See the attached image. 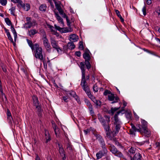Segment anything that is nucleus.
<instances>
[{"label":"nucleus","mask_w":160,"mask_h":160,"mask_svg":"<svg viewBox=\"0 0 160 160\" xmlns=\"http://www.w3.org/2000/svg\"><path fill=\"white\" fill-rule=\"evenodd\" d=\"M115 11L117 16L120 18V20H124L120 14V12L118 10H115Z\"/></svg>","instance_id":"e433bc0d"},{"label":"nucleus","mask_w":160,"mask_h":160,"mask_svg":"<svg viewBox=\"0 0 160 160\" xmlns=\"http://www.w3.org/2000/svg\"><path fill=\"white\" fill-rule=\"evenodd\" d=\"M3 28L4 29L5 32L7 33V36L8 39H9L11 42H12V38L11 36V35L9 31V30L7 29L5 27H3Z\"/></svg>","instance_id":"5701e85b"},{"label":"nucleus","mask_w":160,"mask_h":160,"mask_svg":"<svg viewBox=\"0 0 160 160\" xmlns=\"http://www.w3.org/2000/svg\"><path fill=\"white\" fill-rule=\"evenodd\" d=\"M102 149L99 151L96 154L97 159H99L102 157L106 156L108 153V150L107 148H102Z\"/></svg>","instance_id":"0eeeda50"},{"label":"nucleus","mask_w":160,"mask_h":160,"mask_svg":"<svg viewBox=\"0 0 160 160\" xmlns=\"http://www.w3.org/2000/svg\"><path fill=\"white\" fill-rule=\"evenodd\" d=\"M35 50H33L34 56L36 58L40 59V50L39 49V46L38 43L34 44Z\"/></svg>","instance_id":"6e6552de"},{"label":"nucleus","mask_w":160,"mask_h":160,"mask_svg":"<svg viewBox=\"0 0 160 160\" xmlns=\"http://www.w3.org/2000/svg\"><path fill=\"white\" fill-rule=\"evenodd\" d=\"M79 48L80 49H81L82 50L84 48L83 44H82V42H79Z\"/></svg>","instance_id":"603ef678"},{"label":"nucleus","mask_w":160,"mask_h":160,"mask_svg":"<svg viewBox=\"0 0 160 160\" xmlns=\"http://www.w3.org/2000/svg\"><path fill=\"white\" fill-rule=\"evenodd\" d=\"M147 4L148 5H150L152 3V1L151 0H147Z\"/></svg>","instance_id":"774afa93"},{"label":"nucleus","mask_w":160,"mask_h":160,"mask_svg":"<svg viewBox=\"0 0 160 160\" xmlns=\"http://www.w3.org/2000/svg\"><path fill=\"white\" fill-rule=\"evenodd\" d=\"M51 43L52 46L54 49L59 46L58 41L55 40L54 39H51Z\"/></svg>","instance_id":"4be33fe9"},{"label":"nucleus","mask_w":160,"mask_h":160,"mask_svg":"<svg viewBox=\"0 0 160 160\" xmlns=\"http://www.w3.org/2000/svg\"><path fill=\"white\" fill-rule=\"evenodd\" d=\"M102 148H107L104 139L100 135L98 136L97 138Z\"/></svg>","instance_id":"2eb2a0df"},{"label":"nucleus","mask_w":160,"mask_h":160,"mask_svg":"<svg viewBox=\"0 0 160 160\" xmlns=\"http://www.w3.org/2000/svg\"><path fill=\"white\" fill-rule=\"evenodd\" d=\"M83 56L85 60H90L91 59L90 55L88 52H85L83 54Z\"/></svg>","instance_id":"a878e982"},{"label":"nucleus","mask_w":160,"mask_h":160,"mask_svg":"<svg viewBox=\"0 0 160 160\" xmlns=\"http://www.w3.org/2000/svg\"><path fill=\"white\" fill-rule=\"evenodd\" d=\"M59 146V152L61 156L62 157V159L63 160H65L66 159L65 155V154L64 151L62 147V146H60V144H58Z\"/></svg>","instance_id":"412c9836"},{"label":"nucleus","mask_w":160,"mask_h":160,"mask_svg":"<svg viewBox=\"0 0 160 160\" xmlns=\"http://www.w3.org/2000/svg\"><path fill=\"white\" fill-rule=\"evenodd\" d=\"M55 3L57 9L59 12L60 14H62L63 13V11L62 9L60 6L59 4H57L56 2H55Z\"/></svg>","instance_id":"c85d7f7f"},{"label":"nucleus","mask_w":160,"mask_h":160,"mask_svg":"<svg viewBox=\"0 0 160 160\" xmlns=\"http://www.w3.org/2000/svg\"><path fill=\"white\" fill-rule=\"evenodd\" d=\"M36 156L35 160H40V158L37 153H35Z\"/></svg>","instance_id":"0e129e2a"},{"label":"nucleus","mask_w":160,"mask_h":160,"mask_svg":"<svg viewBox=\"0 0 160 160\" xmlns=\"http://www.w3.org/2000/svg\"><path fill=\"white\" fill-rule=\"evenodd\" d=\"M69 40L72 42H74L77 41L78 39V37L75 34H72L69 36Z\"/></svg>","instance_id":"aec40b11"},{"label":"nucleus","mask_w":160,"mask_h":160,"mask_svg":"<svg viewBox=\"0 0 160 160\" xmlns=\"http://www.w3.org/2000/svg\"><path fill=\"white\" fill-rule=\"evenodd\" d=\"M54 49L57 50L58 53L59 54L61 55L62 54V52L63 50L61 49V48L59 47V46H58V47H57V48H55Z\"/></svg>","instance_id":"c9c22d12"},{"label":"nucleus","mask_w":160,"mask_h":160,"mask_svg":"<svg viewBox=\"0 0 160 160\" xmlns=\"http://www.w3.org/2000/svg\"><path fill=\"white\" fill-rule=\"evenodd\" d=\"M53 129L54 130L55 134L56 135L57 137L58 136V135L59 133V132H59V128H58L57 126L55 124L53 126Z\"/></svg>","instance_id":"2f4dec72"},{"label":"nucleus","mask_w":160,"mask_h":160,"mask_svg":"<svg viewBox=\"0 0 160 160\" xmlns=\"http://www.w3.org/2000/svg\"><path fill=\"white\" fill-rule=\"evenodd\" d=\"M67 25L69 28H61L59 26H57L55 24L54 25L55 29L59 31L61 33H67L68 32H71L72 31V30L70 28L71 22L70 21H67Z\"/></svg>","instance_id":"7ed1b4c3"},{"label":"nucleus","mask_w":160,"mask_h":160,"mask_svg":"<svg viewBox=\"0 0 160 160\" xmlns=\"http://www.w3.org/2000/svg\"><path fill=\"white\" fill-rule=\"evenodd\" d=\"M13 2L14 3H18L19 6H22L23 8L25 9L24 5L22 4V1L21 0H14Z\"/></svg>","instance_id":"c756f323"},{"label":"nucleus","mask_w":160,"mask_h":160,"mask_svg":"<svg viewBox=\"0 0 160 160\" xmlns=\"http://www.w3.org/2000/svg\"><path fill=\"white\" fill-rule=\"evenodd\" d=\"M88 108L90 114H91L92 115H93L94 114V112L93 111V109L92 108V105L91 106H89V107H88Z\"/></svg>","instance_id":"58836bf2"},{"label":"nucleus","mask_w":160,"mask_h":160,"mask_svg":"<svg viewBox=\"0 0 160 160\" xmlns=\"http://www.w3.org/2000/svg\"><path fill=\"white\" fill-rule=\"evenodd\" d=\"M9 10L10 11V13L12 15H13V16H15V7H12L10 9H9Z\"/></svg>","instance_id":"f704fd0d"},{"label":"nucleus","mask_w":160,"mask_h":160,"mask_svg":"<svg viewBox=\"0 0 160 160\" xmlns=\"http://www.w3.org/2000/svg\"><path fill=\"white\" fill-rule=\"evenodd\" d=\"M126 117L127 118L130 119L131 118V114L129 113H128L126 114Z\"/></svg>","instance_id":"e2e57ef3"},{"label":"nucleus","mask_w":160,"mask_h":160,"mask_svg":"<svg viewBox=\"0 0 160 160\" xmlns=\"http://www.w3.org/2000/svg\"><path fill=\"white\" fill-rule=\"evenodd\" d=\"M28 22L25 23L24 27L26 28H30L32 25V23L31 22V21H28Z\"/></svg>","instance_id":"7c9ffc66"},{"label":"nucleus","mask_w":160,"mask_h":160,"mask_svg":"<svg viewBox=\"0 0 160 160\" xmlns=\"http://www.w3.org/2000/svg\"><path fill=\"white\" fill-rule=\"evenodd\" d=\"M0 92L1 93L2 97V101H4V99L3 98V95H4V93L3 92V90L2 88V84L0 85Z\"/></svg>","instance_id":"a19ab883"},{"label":"nucleus","mask_w":160,"mask_h":160,"mask_svg":"<svg viewBox=\"0 0 160 160\" xmlns=\"http://www.w3.org/2000/svg\"><path fill=\"white\" fill-rule=\"evenodd\" d=\"M121 112V111H119L117 112L115 114L114 117V120L115 121L114 122L115 124H117L118 123L122 124L121 122L118 119V115Z\"/></svg>","instance_id":"6ab92c4d"},{"label":"nucleus","mask_w":160,"mask_h":160,"mask_svg":"<svg viewBox=\"0 0 160 160\" xmlns=\"http://www.w3.org/2000/svg\"><path fill=\"white\" fill-rule=\"evenodd\" d=\"M27 41L28 43V44L29 46L31 48L32 51H33V50H35L34 44H33L32 41L31 40H30L28 39H27Z\"/></svg>","instance_id":"b1692460"},{"label":"nucleus","mask_w":160,"mask_h":160,"mask_svg":"<svg viewBox=\"0 0 160 160\" xmlns=\"http://www.w3.org/2000/svg\"><path fill=\"white\" fill-rule=\"evenodd\" d=\"M41 35H42L43 44L47 51L49 52L51 51V48L50 43L47 38L46 33L43 30H41Z\"/></svg>","instance_id":"f03ea898"},{"label":"nucleus","mask_w":160,"mask_h":160,"mask_svg":"<svg viewBox=\"0 0 160 160\" xmlns=\"http://www.w3.org/2000/svg\"><path fill=\"white\" fill-rule=\"evenodd\" d=\"M90 61V60H85L84 62L87 69L88 70H89L91 67V65L89 62Z\"/></svg>","instance_id":"473e14b6"},{"label":"nucleus","mask_w":160,"mask_h":160,"mask_svg":"<svg viewBox=\"0 0 160 160\" xmlns=\"http://www.w3.org/2000/svg\"><path fill=\"white\" fill-rule=\"evenodd\" d=\"M131 128L129 129V134L131 135H135V133L137 131V128L134 124H131Z\"/></svg>","instance_id":"a211bd4d"},{"label":"nucleus","mask_w":160,"mask_h":160,"mask_svg":"<svg viewBox=\"0 0 160 160\" xmlns=\"http://www.w3.org/2000/svg\"><path fill=\"white\" fill-rule=\"evenodd\" d=\"M156 12L158 13V15H160V8L158 7V8L156 10Z\"/></svg>","instance_id":"338daca9"},{"label":"nucleus","mask_w":160,"mask_h":160,"mask_svg":"<svg viewBox=\"0 0 160 160\" xmlns=\"http://www.w3.org/2000/svg\"><path fill=\"white\" fill-rule=\"evenodd\" d=\"M120 108V107L118 108H111V112L112 113V114H113L114 112L118 110Z\"/></svg>","instance_id":"37998d69"},{"label":"nucleus","mask_w":160,"mask_h":160,"mask_svg":"<svg viewBox=\"0 0 160 160\" xmlns=\"http://www.w3.org/2000/svg\"><path fill=\"white\" fill-rule=\"evenodd\" d=\"M108 99L110 101H113L111 103H115L118 102V101L119 100V98L118 97H115L114 94L111 93L109 94L108 95Z\"/></svg>","instance_id":"9d476101"},{"label":"nucleus","mask_w":160,"mask_h":160,"mask_svg":"<svg viewBox=\"0 0 160 160\" xmlns=\"http://www.w3.org/2000/svg\"><path fill=\"white\" fill-rule=\"evenodd\" d=\"M8 120V122L9 124L11 126H12V121L13 120L12 117V116L10 117H8L7 118Z\"/></svg>","instance_id":"4c0bfd02"},{"label":"nucleus","mask_w":160,"mask_h":160,"mask_svg":"<svg viewBox=\"0 0 160 160\" xmlns=\"http://www.w3.org/2000/svg\"><path fill=\"white\" fill-rule=\"evenodd\" d=\"M105 131V132L108 137L109 138L110 137L111 129L110 127L109 123H106L102 125Z\"/></svg>","instance_id":"f8f14e48"},{"label":"nucleus","mask_w":160,"mask_h":160,"mask_svg":"<svg viewBox=\"0 0 160 160\" xmlns=\"http://www.w3.org/2000/svg\"><path fill=\"white\" fill-rule=\"evenodd\" d=\"M11 30L14 35V40L15 42L17 38V33L13 26H12L11 28Z\"/></svg>","instance_id":"393cba45"},{"label":"nucleus","mask_w":160,"mask_h":160,"mask_svg":"<svg viewBox=\"0 0 160 160\" xmlns=\"http://www.w3.org/2000/svg\"><path fill=\"white\" fill-rule=\"evenodd\" d=\"M142 157L141 154L138 152L130 158L131 160H141Z\"/></svg>","instance_id":"dca6fc26"},{"label":"nucleus","mask_w":160,"mask_h":160,"mask_svg":"<svg viewBox=\"0 0 160 160\" xmlns=\"http://www.w3.org/2000/svg\"><path fill=\"white\" fill-rule=\"evenodd\" d=\"M138 152V150L134 148L131 147L128 151L127 155L130 158Z\"/></svg>","instance_id":"ddd939ff"},{"label":"nucleus","mask_w":160,"mask_h":160,"mask_svg":"<svg viewBox=\"0 0 160 160\" xmlns=\"http://www.w3.org/2000/svg\"><path fill=\"white\" fill-rule=\"evenodd\" d=\"M7 112L6 114L7 115V118L12 116L11 113L9 110L8 108H7Z\"/></svg>","instance_id":"3c124183"},{"label":"nucleus","mask_w":160,"mask_h":160,"mask_svg":"<svg viewBox=\"0 0 160 160\" xmlns=\"http://www.w3.org/2000/svg\"><path fill=\"white\" fill-rule=\"evenodd\" d=\"M30 32L31 33L32 35H33L37 33V32L36 30L35 29L31 30L30 31Z\"/></svg>","instance_id":"5fc2aeb1"},{"label":"nucleus","mask_w":160,"mask_h":160,"mask_svg":"<svg viewBox=\"0 0 160 160\" xmlns=\"http://www.w3.org/2000/svg\"><path fill=\"white\" fill-rule=\"evenodd\" d=\"M90 132V130L88 129H86L84 130V132L85 135H87Z\"/></svg>","instance_id":"680f3d73"},{"label":"nucleus","mask_w":160,"mask_h":160,"mask_svg":"<svg viewBox=\"0 0 160 160\" xmlns=\"http://www.w3.org/2000/svg\"><path fill=\"white\" fill-rule=\"evenodd\" d=\"M0 3L2 6H5L7 3V0H0Z\"/></svg>","instance_id":"a18cd8bd"},{"label":"nucleus","mask_w":160,"mask_h":160,"mask_svg":"<svg viewBox=\"0 0 160 160\" xmlns=\"http://www.w3.org/2000/svg\"><path fill=\"white\" fill-rule=\"evenodd\" d=\"M58 23L61 24V27H63L64 26V23L63 22V21H58Z\"/></svg>","instance_id":"13d9d810"},{"label":"nucleus","mask_w":160,"mask_h":160,"mask_svg":"<svg viewBox=\"0 0 160 160\" xmlns=\"http://www.w3.org/2000/svg\"><path fill=\"white\" fill-rule=\"evenodd\" d=\"M111 93V92L108 90H105L104 93H103V95L105 96H107V95H108Z\"/></svg>","instance_id":"de8ad7c7"},{"label":"nucleus","mask_w":160,"mask_h":160,"mask_svg":"<svg viewBox=\"0 0 160 160\" xmlns=\"http://www.w3.org/2000/svg\"><path fill=\"white\" fill-rule=\"evenodd\" d=\"M137 128H137V131L138 132H141L142 130L141 125L140 124H138L137 125Z\"/></svg>","instance_id":"8fccbe9b"},{"label":"nucleus","mask_w":160,"mask_h":160,"mask_svg":"<svg viewBox=\"0 0 160 160\" xmlns=\"http://www.w3.org/2000/svg\"><path fill=\"white\" fill-rule=\"evenodd\" d=\"M69 49L72 50L74 49L75 48V45L73 42H69L67 44Z\"/></svg>","instance_id":"cd10ccee"},{"label":"nucleus","mask_w":160,"mask_h":160,"mask_svg":"<svg viewBox=\"0 0 160 160\" xmlns=\"http://www.w3.org/2000/svg\"><path fill=\"white\" fill-rule=\"evenodd\" d=\"M72 146L71 144V143L69 141H68V142L67 145V149H69L70 150H72Z\"/></svg>","instance_id":"79ce46f5"},{"label":"nucleus","mask_w":160,"mask_h":160,"mask_svg":"<svg viewBox=\"0 0 160 160\" xmlns=\"http://www.w3.org/2000/svg\"><path fill=\"white\" fill-rule=\"evenodd\" d=\"M49 28H50L52 32H55V31L54 30H53V29H54V28L53 27L50 26L49 27Z\"/></svg>","instance_id":"69168bd1"},{"label":"nucleus","mask_w":160,"mask_h":160,"mask_svg":"<svg viewBox=\"0 0 160 160\" xmlns=\"http://www.w3.org/2000/svg\"><path fill=\"white\" fill-rule=\"evenodd\" d=\"M61 15H62V17L64 18H66V20H69L68 19V17L65 14L64 12H63V13L62 14H60Z\"/></svg>","instance_id":"4d7b16f0"},{"label":"nucleus","mask_w":160,"mask_h":160,"mask_svg":"<svg viewBox=\"0 0 160 160\" xmlns=\"http://www.w3.org/2000/svg\"><path fill=\"white\" fill-rule=\"evenodd\" d=\"M22 4L24 5V7L25 9H24L22 7V6H20V7H22L23 9L25 11H28L30 8V5L29 4V3H26V4H23V2H22Z\"/></svg>","instance_id":"bb28decb"},{"label":"nucleus","mask_w":160,"mask_h":160,"mask_svg":"<svg viewBox=\"0 0 160 160\" xmlns=\"http://www.w3.org/2000/svg\"><path fill=\"white\" fill-rule=\"evenodd\" d=\"M146 7L145 5H144L142 8V11L143 12V14L145 16L146 14Z\"/></svg>","instance_id":"49530a36"},{"label":"nucleus","mask_w":160,"mask_h":160,"mask_svg":"<svg viewBox=\"0 0 160 160\" xmlns=\"http://www.w3.org/2000/svg\"><path fill=\"white\" fill-rule=\"evenodd\" d=\"M142 127L144 133L149 134L150 133L147 130L148 122L144 120H142Z\"/></svg>","instance_id":"9b49d317"},{"label":"nucleus","mask_w":160,"mask_h":160,"mask_svg":"<svg viewBox=\"0 0 160 160\" xmlns=\"http://www.w3.org/2000/svg\"><path fill=\"white\" fill-rule=\"evenodd\" d=\"M68 98L67 96H63L62 97V99L64 100V101L66 102H67L68 101Z\"/></svg>","instance_id":"bf43d9fd"},{"label":"nucleus","mask_w":160,"mask_h":160,"mask_svg":"<svg viewBox=\"0 0 160 160\" xmlns=\"http://www.w3.org/2000/svg\"><path fill=\"white\" fill-rule=\"evenodd\" d=\"M79 66L81 69L82 72V78L80 85L82 86L83 90L85 92H86L88 94H90L89 91V87L85 79V63L83 62H80Z\"/></svg>","instance_id":"f257e3e1"},{"label":"nucleus","mask_w":160,"mask_h":160,"mask_svg":"<svg viewBox=\"0 0 160 160\" xmlns=\"http://www.w3.org/2000/svg\"><path fill=\"white\" fill-rule=\"evenodd\" d=\"M7 24L8 26H13L11 21H5Z\"/></svg>","instance_id":"6e6d98bb"},{"label":"nucleus","mask_w":160,"mask_h":160,"mask_svg":"<svg viewBox=\"0 0 160 160\" xmlns=\"http://www.w3.org/2000/svg\"><path fill=\"white\" fill-rule=\"evenodd\" d=\"M47 6L45 4H42L41 5V11H45L46 10Z\"/></svg>","instance_id":"ea45409f"},{"label":"nucleus","mask_w":160,"mask_h":160,"mask_svg":"<svg viewBox=\"0 0 160 160\" xmlns=\"http://www.w3.org/2000/svg\"><path fill=\"white\" fill-rule=\"evenodd\" d=\"M75 55L79 57L81 55V52L80 51H76L75 52Z\"/></svg>","instance_id":"052dcab7"},{"label":"nucleus","mask_w":160,"mask_h":160,"mask_svg":"<svg viewBox=\"0 0 160 160\" xmlns=\"http://www.w3.org/2000/svg\"><path fill=\"white\" fill-rule=\"evenodd\" d=\"M69 49V48L68 47V45H64L63 46V50H62V51L64 52H66L68 50V49Z\"/></svg>","instance_id":"c03bdc74"},{"label":"nucleus","mask_w":160,"mask_h":160,"mask_svg":"<svg viewBox=\"0 0 160 160\" xmlns=\"http://www.w3.org/2000/svg\"><path fill=\"white\" fill-rule=\"evenodd\" d=\"M121 124H119V123L115 124H116L115 129L116 130L115 131L116 133H118V132L120 130V128H121L120 125Z\"/></svg>","instance_id":"72a5a7b5"},{"label":"nucleus","mask_w":160,"mask_h":160,"mask_svg":"<svg viewBox=\"0 0 160 160\" xmlns=\"http://www.w3.org/2000/svg\"><path fill=\"white\" fill-rule=\"evenodd\" d=\"M98 119L102 125L106 123H109L110 122V117L108 116L104 115V118L100 114H98Z\"/></svg>","instance_id":"20e7f679"},{"label":"nucleus","mask_w":160,"mask_h":160,"mask_svg":"<svg viewBox=\"0 0 160 160\" xmlns=\"http://www.w3.org/2000/svg\"><path fill=\"white\" fill-rule=\"evenodd\" d=\"M32 99L34 105L36 106V112H37L38 116H40V106L39 105V101L38 97L35 96H33L32 97Z\"/></svg>","instance_id":"423d86ee"},{"label":"nucleus","mask_w":160,"mask_h":160,"mask_svg":"<svg viewBox=\"0 0 160 160\" xmlns=\"http://www.w3.org/2000/svg\"><path fill=\"white\" fill-rule=\"evenodd\" d=\"M89 91L90 93V94H88L86 92V93L87 94L88 97L92 100L96 104L97 106H101V101L100 100H97L95 99L94 97L91 94L89 89Z\"/></svg>","instance_id":"4468645a"},{"label":"nucleus","mask_w":160,"mask_h":160,"mask_svg":"<svg viewBox=\"0 0 160 160\" xmlns=\"http://www.w3.org/2000/svg\"><path fill=\"white\" fill-rule=\"evenodd\" d=\"M110 151L115 156L119 157H122V154L119 151H118L115 146L112 144H110Z\"/></svg>","instance_id":"39448f33"},{"label":"nucleus","mask_w":160,"mask_h":160,"mask_svg":"<svg viewBox=\"0 0 160 160\" xmlns=\"http://www.w3.org/2000/svg\"><path fill=\"white\" fill-rule=\"evenodd\" d=\"M43 140L46 143L50 142L51 140V136L48 130L44 129V135L43 136Z\"/></svg>","instance_id":"1a4fd4ad"},{"label":"nucleus","mask_w":160,"mask_h":160,"mask_svg":"<svg viewBox=\"0 0 160 160\" xmlns=\"http://www.w3.org/2000/svg\"><path fill=\"white\" fill-rule=\"evenodd\" d=\"M69 94L75 98L78 104H80L81 103L80 98L78 96L76 95L75 92L73 91H71L69 93Z\"/></svg>","instance_id":"f3484780"},{"label":"nucleus","mask_w":160,"mask_h":160,"mask_svg":"<svg viewBox=\"0 0 160 160\" xmlns=\"http://www.w3.org/2000/svg\"><path fill=\"white\" fill-rule=\"evenodd\" d=\"M93 90L95 92H97L98 91V89L97 86L96 84L93 85Z\"/></svg>","instance_id":"09e8293b"},{"label":"nucleus","mask_w":160,"mask_h":160,"mask_svg":"<svg viewBox=\"0 0 160 160\" xmlns=\"http://www.w3.org/2000/svg\"><path fill=\"white\" fill-rule=\"evenodd\" d=\"M85 101L86 103L88 106V107H89V106H91L92 105L88 99H85Z\"/></svg>","instance_id":"864d4df0"}]
</instances>
